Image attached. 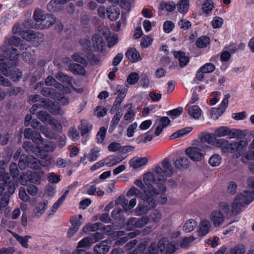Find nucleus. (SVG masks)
<instances>
[{
  "label": "nucleus",
  "instance_id": "obj_1",
  "mask_svg": "<svg viewBox=\"0 0 254 254\" xmlns=\"http://www.w3.org/2000/svg\"><path fill=\"white\" fill-rule=\"evenodd\" d=\"M4 55V57L0 54V79H5L2 75L15 79L21 78L22 75L21 71L14 68L18 63L19 55L18 50L13 48H8Z\"/></svg>",
  "mask_w": 254,
  "mask_h": 254
},
{
  "label": "nucleus",
  "instance_id": "obj_2",
  "mask_svg": "<svg viewBox=\"0 0 254 254\" xmlns=\"http://www.w3.org/2000/svg\"><path fill=\"white\" fill-rule=\"evenodd\" d=\"M33 153L41 159H47L48 153L54 151L56 146L52 141H45L38 131L33 130Z\"/></svg>",
  "mask_w": 254,
  "mask_h": 254
},
{
  "label": "nucleus",
  "instance_id": "obj_3",
  "mask_svg": "<svg viewBox=\"0 0 254 254\" xmlns=\"http://www.w3.org/2000/svg\"><path fill=\"white\" fill-rule=\"evenodd\" d=\"M248 145L247 141L242 140L240 141L229 142L228 140L221 138L215 141V146L220 148L223 153H235L236 158L239 157L244 147Z\"/></svg>",
  "mask_w": 254,
  "mask_h": 254
},
{
  "label": "nucleus",
  "instance_id": "obj_4",
  "mask_svg": "<svg viewBox=\"0 0 254 254\" xmlns=\"http://www.w3.org/2000/svg\"><path fill=\"white\" fill-rule=\"evenodd\" d=\"M254 200V191L245 190L236 196L232 204V213L235 215L240 214L242 208Z\"/></svg>",
  "mask_w": 254,
  "mask_h": 254
},
{
  "label": "nucleus",
  "instance_id": "obj_5",
  "mask_svg": "<svg viewBox=\"0 0 254 254\" xmlns=\"http://www.w3.org/2000/svg\"><path fill=\"white\" fill-rule=\"evenodd\" d=\"M156 194L151 195L145 194L142 196V199L139 202L137 206L134 210L136 216L146 215L149 211L156 206V202L154 198Z\"/></svg>",
  "mask_w": 254,
  "mask_h": 254
},
{
  "label": "nucleus",
  "instance_id": "obj_6",
  "mask_svg": "<svg viewBox=\"0 0 254 254\" xmlns=\"http://www.w3.org/2000/svg\"><path fill=\"white\" fill-rule=\"evenodd\" d=\"M162 168L156 166L153 171L155 173V178H157L159 183L165 182L167 177H171L173 174V169L168 159H164L162 162Z\"/></svg>",
  "mask_w": 254,
  "mask_h": 254
},
{
  "label": "nucleus",
  "instance_id": "obj_7",
  "mask_svg": "<svg viewBox=\"0 0 254 254\" xmlns=\"http://www.w3.org/2000/svg\"><path fill=\"white\" fill-rule=\"evenodd\" d=\"M208 146L203 144L202 143H198L196 147H190L186 149L185 152L190 159L195 162L200 161L204 158V151Z\"/></svg>",
  "mask_w": 254,
  "mask_h": 254
},
{
  "label": "nucleus",
  "instance_id": "obj_8",
  "mask_svg": "<svg viewBox=\"0 0 254 254\" xmlns=\"http://www.w3.org/2000/svg\"><path fill=\"white\" fill-rule=\"evenodd\" d=\"M41 162L33 157V184L39 185L45 179L43 171L41 169Z\"/></svg>",
  "mask_w": 254,
  "mask_h": 254
},
{
  "label": "nucleus",
  "instance_id": "obj_9",
  "mask_svg": "<svg viewBox=\"0 0 254 254\" xmlns=\"http://www.w3.org/2000/svg\"><path fill=\"white\" fill-rule=\"evenodd\" d=\"M149 222V217L147 215H143L140 218L131 217L127 220L126 229L127 230H131L135 228H141Z\"/></svg>",
  "mask_w": 254,
  "mask_h": 254
},
{
  "label": "nucleus",
  "instance_id": "obj_10",
  "mask_svg": "<svg viewBox=\"0 0 254 254\" xmlns=\"http://www.w3.org/2000/svg\"><path fill=\"white\" fill-rule=\"evenodd\" d=\"M143 182L144 184L140 180H136L134 181V184L140 188L143 191L144 190H148L150 188L149 187H153V185L155 183V176L151 172H147L144 175Z\"/></svg>",
  "mask_w": 254,
  "mask_h": 254
},
{
  "label": "nucleus",
  "instance_id": "obj_11",
  "mask_svg": "<svg viewBox=\"0 0 254 254\" xmlns=\"http://www.w3.org/2000/svg\"><path fill=\"white\" fill-rule=\"evenodd\" d=\"M57 18L53 14L46 13L40 23H36L33 25V29H44L51 27L56 22Z\"/></svg>",
  "mask_w": 254,
  "mask_h": 254
},
{
  "label": "nucleus",
  "instance_id": "obj_12",
  "mask_svg": "<svg viewBox=\"0 0 254 254\" xmlns=\"http://www.w3.org/2000/svg\"><path fill=\"white\" fill-rule=\"evenodd\" d=\"M237 131L235 129H231L227 127L222 126L215 129L213 134L215 138L228 136L229 138H233L237 136Z\"/></svg>",
  "mask_w": 254,
  "mask_h": 254
},
{
  "label": "nucleus",
  "instance_id": "obj_13",
  "mask_svg": "<svg viewBox=\"0 0 254 254\" xmlns=\"http://www.w3.org/2000/svg\"><path fill=\"white\" fill-rule=\"evenodd\" d=\"M230 97V95L229 94L226 95L220 107L218 108H213L212 109L211 112L212 118L214 120H217L224 113L228 106V99Z\"/></svg>",
  "mask_w": 254,
  "mask_h": 254
},
{
  "label": "nucleus",
  "instance_id": "obj_14",
  "mask_svg": "<svg viewBox=\"0 0 254 254\" xmlns=\"http://www.w3.org/2000/svg\"><path fill=\"white\" fill-rule=\"evenodd\" d=\"M150 189L148 190H144V191L141 192L139 190L133 187L131 188L127 192V196L135 195L137 197H140L142 199V196L145 194L151 195V194H157V192L154 187H149Z\"/></svg>",
  "mask_w": 254,
  "mask_h": 254
},
{
  "label": "nucleus",
  "instance_id": "obj_15",
  "mask_svg": "<svg viewBox=\"0 0 254 254\" xmlns=\"http://www.w3.org/2000/svg\"><path fill=\"white\" fill-rule=\"evenodd\" d=\"M93 46L96 51L102 53L105 46L104 39L99 33H94L92 36Z\"/></svg>",
  "mask_w": 254,
  "mask_h": 254
},
{
  "label": "nucleus",
  "instance_id": "obj_16",
  "mask_svg": "<svg viewBox=\"0 0 254 254\" xmlns=\"http://www.w3.org/2000/svg\"><path fill=\"white\" fill-rule=\"evenodd\" d=\"M215 69V66L213 64H205L198 69L194 79H203L204 77V74L211 73L213 72Z\"/></svg>",
  "mask_w": 254,
  "mask_h": 254
},
{
  "label": "nucleus",
  "instance_id": "obj_17",
  "mask_svg": "<svg viewBox=\"0 0 254 254\" xmlns=\"http://www.w3.org/2000/svg\"><path fill=\"white\" fill-rule=\"evenodd\" d=\"M39 127L40 131L47 138L53 139H55L56 134L48 127L41 126L40 123L36 120H33V128H38Z\"/></svg>",
  "mask_w": 254,
  "mask_h": 254
},
{
  "label": "nucleus",
  "instance_id": "obj_18",
  "mask_svg": "<svg viewBox=\"0 0 254 254\" xmlns=\"http://www.w3.org/2000/svg\"><path fill=\"white\" fill-rule=\"evenodd\" d=\"M0 178L2 179L4 188L7 187V191L10 194H12L14 192L15 188L14 186V182L13 181H9L10 179V176L8 173H5L3 170L1 172V174L0 175Z\"/></svg>",
  "mask_w": 254,
  "mask_h": 254
},
{
  "label": "nucleus",
  "instance_id": "obj_19",
  "mask_svg": "<svg viewBox=\"0 0 254 254\" xmlns=\"http://www.w3.org/2000/svg\"><path fill=\"white\" fill-rule=\"evenodd\" d=\"M94 242L91 238L85 237L78 244L77 249L72 252V254H83L85 251L82 249H79V248H88L90 247L93 244Z\"/></svg>",
  "mask_w": 254,
  "mask_h": 254
},
{
  "label": "nucleus",
  "instance_id": "obj_20",
  "mask_svg": "<svg viewBox=\"0 0 254 254\" xmlns=\"http://www.w3.org/2000/svg\"><path fill=\"white\" fill-rule=\"evenodd\" d=\"M48 205V201L46 199L38 203L33 210V217L39 218L45 211Z\"/></svg>",
  "mask_w": 254,
  "mask_h": 254
},
{
  "label": "nucleus",
  "instance_id": "obj_21",
  "mask_svg": "<svg viewBox=\"0 0 254 254\" xmlns=\"http://www.w3.org/2000/svg\"><path fill=\"white\" fill-rule=\"evenodd\" d=\"M172 54L176 59L179 61V65L181 67H185L190 62V58L186 56V54L184 52L181 51H173Z\"/></svg>",
  "mask_w": 254,
  "mask_h": 254
},
{
  "label": "nucleus",
  "instance_id": "obj_22",
  "mask_svg": "<svg viewBox=\"0 0 254 254\" xmlns=\"http://www.w3.org/2000/svg\"><path fill=\"white\" fill-rule=\"evenodd\" d=\"M225 219V216L220 211H213L210 215V220L215 227H220Z\"/></svg>",
  "mask_w": 254,
  "mask_h": 254
},
{
  "label": "nucleus",
  "instance_id": "obj_23",
  "mask_svg": "<svg viewBox=\"0 0 254 254\" xmlns=\"http://www.w3.org/2000/svg\"><path fill=\"white\" fill-rule=\"evenodd\" d=\"M126 57L131 63L138 62L141 60L139 52L134 48H129L125 53Z\"/></svg>",
  "mask_w": 254,
  "mask_h": 254
},
{
  "label": "nucleus",
  "instance_id": "obj_24",
  "mask_svg": "<svg viewBox=\"0 0 254 254\" xmlns=\"http://www.w3.org/2000/svg\"><path fill=\"white\" fill-rule=\"evenodd\" d=\"M106 12L108 17L112 21L117 19L120 14L119 7L114 5L107 7Z\"/></svg>",
  "mask_w": 254,
  "mask_h": 254
},
{
  "label": "nucleus",
  "instance_id": "obj_25",
  "mask_svg": "<svg viewBox=\"0 0 254 254\" xmlns=\"http://www.w3.org/2000/svg\"><path fill=\"white\" fill-rule=\"evenodd\" d=\"M211 225L210 222L207 220H202L199 226L197 231L199 236H204L210 231Z\"/></svg>",
  "mask_w": 254,
  "mask_h": 254
},
{
  "label": "nucleus",
  "instance_id": "obj_26",
  "mask_svg": "<svg viewBox=\"0 0 254 254\" xmlns=\"http://www.w3.org/2000/svg\"><path fill=\"white\" fill-rule=\"evenodd\" d=\"M109 246L106 241H103L96 244L94 248L95 254H106L109 250Z\"/></svg>",
  "mask_w": 254,
  "mask_h": 254
},
{
  "label": "nucleus",
  "instance_id": "obj_27",
  "mask_svg": "<svg viewBox=\"0 0 254 254\" xmlns=\"http://www.w3.org/2000/svg\"><path fill=\"white\" fill-rule=\"evenodd\" d=\"M148 162L146 157H134L129 161V165L134 169H137L145 165Z\"/></svg>",
  "mask_w": 254,
  "mask_h": 254
},
{
  "label": "nucleus",
  "instance_id": "obj_28",
  "mask_svg": "<svg viewBox=\"0 0 254 254\" xmlns=\"http://www.w3.org/2000/svg\"><path fill=\"white\" fill-rule=\"evenodd\" d=\"M44 105L45 108L54 115H62L64 113V111L58 105L55 104L52 101L46 102Z\"/></svg>",
  "mask_w": 254,
  "mask_h": 254
},
{
  "label": "nucleus",
  "instance_id": "obj_29",
  "mask_svg": "<svg viewBox=\"0 0 254 254\" xmlns=\"http://www.w3.org/2000/svg\"><path fill=\"white\" fill-rule=\"evenodd\" d=\"M174 164L178 169H185L189 167L190 161L187 157L183 156L175 161Z\"/></svg>",
  "mask_w": 254,
  "mask_h": 254
},
{
  "label": "nucleus",
  "instance_id": "obj_30",
  "mask_svg": "<svg viewBox=\"0 0 254 254\" xmlns=\"http://www.w3.org/2000/svg\"><path fill=\"white\" fill-rule=\"evenodd\" d=\"M70 71L74 75H83L86 73L85 68L78 64H71L69 66Z\"/></svg>",
  "mask_w": 254,
  "mask_h": 254
},
{
  "label": "nucleus",
  "instance_id": "obj_31",
  "mask_svg": "<svg viewBox=\"0 0 254 254\" xmlns=\"http://www.w3.org/2000/svg\"><path fill=\"white\" fill-rule=\"evenodd\" d=\"M70 0H51L47 5V9L50 12H55L58 9V5L67 3Z\"/></svg>",
  "mask_w": 254,
  "mask_h": 254
},
{
  "label": "nucleus",
  "instance_id": "obj_32",
  "mask_svg": "<svg viewBox=\"0 0 254 254\" xmlns=\"http://www.w3.org/2000/svg\"><path fill=\"white\" fill-rule=\"evenodd\" d=\"M217 140H218V139L214 137V134L211 135L210 133H205L203 134L201 136V142H199V143H202L204 144V143L206 142L209 144L215 146V141Z\"/></svg>",
  "mask_w": 254,
  "mask_h": 254
},
{
  "label": "nucleus",
  "instance_id": "obj_33",
  "mask_svg": "<svg viewBox=\"0 0 254 254\" xmlns=\"http://www.w3.org/2000/svg\"><path fill=\"white\" fill-rule=\"evenodd\" d=\"M176 4L174 2L162 1L160 3L158 8V13H160L162 10L166 9L168 12H172L174 10L176 7Z\"/></svg>",
  "mask_w": 254,
  "mask_h": 254
},
{
  "label": "nucleus",
  "instance_id": "obj_34",
  "mask_svg": "<svg viewBox=\"0 0 254 254\" xmlns=\"http://www.w3.org/2000/svg\"><path fill=\"white\" fill-rule=\"evenodd\" d=\"M30 159L25 155H21L20 157L18 166L21 170H24L27 167L32 168V163Z\"/></svg>",
  "mask_w": 254,
  "mask_h": 254
},
{
  "label": "nucleus",
  "instance_id": "obj_35",
  "mask_svg": "<svg viewBox=\"0 0 254 254\" xmlns=\"http://www.w3.org/2000/svg\"><path fill=\"white\" fill-rule=\"evenodd\" d=\"M210 39L206 36H201L195 42V45L199 48H204L210 44Z\"/></svg>",
  "mask_w": 254,
  "mask_h": 254
},
{
  "label": "nucleus",
  "instance_id": "obj_36",
  "mask_svg": "<svg viewBox=\"0 0 254 254\" xmlns=\"http://www.w3.org/2000/svg\"><path fill=\"white\" fill-rule=\"evenodd\" d=\"M44 36L40 32L33 31V47H37L44 41Z\"/></svg>",
  "mask_w": 254,
  "mask_h": 254
},
{
  "label": "nucleus",
  "instance_id": "obj_37",
  "mask_svg": "<svg viewBox=\"0 0 254 254\" xmlns=\"http://www.w3.org/2000/svg\"><path fill=\"white\" fill-rule=\"evenodd\" d=\"M190 2L189 0H181L177 4L178 11L181 13H186L189 8Z\"/></svg>",
  "mask_w": 254,
  "mask_h": 254
},
{
  "label": "nucleus",
  "instance_id": "obj_38",
  "mask_svg": "<svg viewBox=\"0 0 254 254\" xmlns=\"http://www.w3.org/2000/svg\"><path fill=\"white\" fill-rule=\"evenodd\" d=\"M197 226V223L195 220L190 219L187 221L183 227V230L186 233L192 231Z\"/></svg>",
  "mask_w": 254,
  "mask_h": 254
},
{
  "label": "nucleus",
  "instance_id": "obj_39",
  "mask_svg": "<svg viewBox=\"0 0 254 254\" xmlns=\"http://www.w3.org/2000/svg\"><path fill=\"white\" fill-rule=\"evenodd\" d=\"M148 216L149 217V221L157 223L162 219V213L159 210L155 209L150 213Z\"/></svg>",
  "mask_w": 254,
  "mask_h": 254
},
{
  "label": "nucleus",
  "instance_id": "obj_40",
  "mask_svg": "<svg viewBox=\"0 0 254 254\" xmlns=\"http://www.w3.org/2000/svg\"><path fill=\"white\" fill-rule=\"evenodd\" d=\"M188 113L194 119H198L201 115V109L197 106H192L188 109Z\"/></svg>",
  "mask_w": 254,
  "mask_h": 254
},
{
  "label": "nucleus",
  "instance_id": "obj_41",
  "mask_svg": "<svg viewBox=\"0 0 254 254\" xmlns=\"http://www.w3.org/2000/svg\"><path fill=\"white\" fill-rule=\"evenodd\" d=\"M191 130H192V127H186V128H184L182 129H180V130L176 131L174 133H173L170 136V138H171V139H173L174 138L183 136L185 135L190 132Z\"/></svg>",
  "mask_w": 254,
  "mask_h": 254
},
{
  "label": "nucleus",
  "instance_id": "obj_42",
  "mask_svg": "<svg viewBox=\"0 0 254 254\" xmlns=\"http://www.w3.org/2000/svg\"><path fill=\"white\" fill-rule=\"evenodd\" d=\"M214 7V2L212 0H204L202 4V10L206 14L211 11Z\"/></svg>",
  "mask_w": 254,
  "mask_h": 254
},
{
  "label": "nucleus",
  "instance_id": "obj_43",
  "mask_svg": "<svg viewBox=\"0 0 254 254\" xmlns=\"http://www.w3.org/2000/svg\"><path fill=\"white\" fill-rule=\"evenodd\" d=\"M222 158L219 154L212 155L209 160V164L212 167L218 166L221 162Z\"/></svg>",
  "mask_w": 254,
  "mask_h": 254
},
{
  "label": "nucleus",
  "instance_id": "obj_44",
  "mask_svg": "<svg viewBox=\"0 0 254 254\" xmlns=\"http://www.w3.org/2000/svg\"><path fill=\"white\" fill-rule=\"evenodd\" d=\"M38 119L43 123L49 124L50 119L52 117L45 111H41L37 113Z\"/></svg>",
  "mask_w": 254,
  "mask_h": 254
},
{
  "label": "nucleus",
  "instance_id": "obj_45",
  "mask_svg": "<svg viewBox=\"0 0 254 254\" xmlns=\"http://www.w3.org/2000/svg\"><path fill=\"white\" fill-rule=\"evenodd\" d=\"M92 128V125L85 122H81V125L79 126L78 129L80 130L82 135L88 133Z\"/></svg>",
  "mask_w": 254,
  "mask_h": 254
},
{
  "label": "nucleus",
  "instance_id": "obj_46",
  "mask_svg": "<svg viewBox=\"0 0 254 254\" xmlns=\"http://www.w3.org/2000/svg\"><path fill=\"white\" fill-rule=\"evenodd\" d=\"M245 251V246L243 244H239L230 250V254H244Z\"/></svg>",
  "mask_w": 254,
  "mask_h": 254
},
{
  "label": "nucleus",
  "instance_id": "obj_47",
  "mask_svg": "<svg viewBox=\"0 0 254 254\" xmlns=\"http://www.w3.org/2000/svg\"><path fill=\"white\" fill-rule=\"evenodd\" d=\"M79 43L87 51H90L92 49L91 42L88 37L80 39L79 40Z\"/></svg>",
  "mask_w": 254,
  "mask_h": 254
},
{
  "label": "nucleus",
  "instance_id": "obj_48",
  "mask_svg": "<svg viewBox=\"0 0 254 254\" xmlns=\"http://www.w3.org/2000/svg\"><path fill=\"white\" fill-rule=\"evenodd\" d=\"M9 171L11 176L14 180H16L19 176V170L15 163L12 162L9 166Z\"/></svg>",
  "mask_w": 254,
  "mask_h": 254
},
{
  "label": "nucleus",
  "instance_id": "obj_49",
  "mask_svg": "<svg viewBox=\"0 0 254 254\" xmlns=\"http://www.w3.org/2000/svg\"><path fill=\"white\" fill-rule=\"evenodd\" d=\"M107 129L104 127L100 128L99 131L96 135V140L98 143H101L104 140Z\"/></svg>",
  "mask_w": 254,
  "mask_h": 254
},
{
  "label": "nucleus",
  "instance_id": "obj_50",
  "mask_svg": "<svg viewBox=\"0 0 254 254\" xmlns=\"http://www.w3.org/2000/svg\"><path fill=\"white\" fill-rule=\"evenodd\" d=\"M110 160V159H105L103 160H101L92 166L90 168V170L91 171H94L104 166V165H110L111 161H108V160Z\"/></svg>",
  "mask_w": 254,
  "mask_h": 254
},
{
  "label": "nucleus",
  "instance_id": "obj_51",
  "mask_svg": "<svg viewBox=\"0 0 254 254\" xmlns=\"http://www.w3.org/2000/svg\"><path fill=\"white\" fill-rule=\"evenodd\" d=\"M100 149L98 148H94L90 151L88 155V160L93 162L96 160L99 156Z\"/></svg>",
  "mask_w": 254,
  "mask_h": 254
},
{
  "label": "nucleus",
  "instance_id": "obj_52",
  "mask_svg": "<svg viewBox=\"0 0 254 254\" xmlns=\"http://www.w3.org/2000/svg\"><path fill=\"white\" fill-rule=\"evenodd\" d=\"M169 241L166 238H163L160 240L158 243L157 244L158 250H159L161 253L165 251L167 246L169 245Z\"/></svg>",
  "mask_w": 254,
  "mask_h": 254
},
{
  "label": "nucleus",
  "instance_id": "obj_53",
  "mask_svg": "<svg viewBox=\"0 0 254 254\" xmlns=\"http://www.w3.org/2000/svg\"><path fill=\"white\" fill-rule=\"evenodd\" d=\"M68 136L74 141L78 140L80 137L79 132L75 127L69 129Z\"/></svg>",
  "mask_w": 254,
  "mask_h": 254
},
{
  "label": "nucleus",
  "instance_id": "obj_54",
  "mask_svg": "<svg viewBox=\"0 0 254 254\" xmlns=\"http://www.w3.org/2000/svg\"><path fill=\"white\" fill-rule=\"evenodd\" d=\"M45 16V14L43 13V12L40 9H35L33 15V18L36 21V23H40L41 19H43Z\"/></svg>",
  "mask_w": 254,
  "mask_h": 254
},
{
  "label": "nucleus",
  "instance_id": "obj_55",
  "mask_svg": "<svg viewBox=\"0 0 254 254\" xmlns=\"http://www.w3.org/2000/svg\"><path fill=\"white\" fill-rule=\"evenodd\" d=\"M194 240L195 238L193 236L185 237L181 241L180 246L182 248H187L189 247L190 244Z\"/></svg>",
  "mask_w": 254,
  "mask_h": 254
},
{
  "label": "nucleus",
  "instance_id": "obj_56",
  "mask_svg": "<svg viewBox=\"0 0 254 254\" xmlns=\"http://www.w3.org/2000/svg\"><path fill=\"white\" fill-rule=\"evenodd\" d=\"M14 237L22 245V247L26 248L28 247V239L27 236L22 237L18 234H14Z\"/></svg>",
  "mask_w": 254,
  "mask_h": 254
},
{
  "label": "nucleus",
  "instance_id": "obj_57",
  "mask_svg": "<svg viewBox=\"0 0 254 254\" xmlns=\"http://www.w3.org/2000/svg\"><path fill=\"white\" fill-rule=\"evenodd\" d=\"M108 109L106 107L97 106L96 108L95 115L98 118H101L105 116L107 113Z\"/></svg>",
  "mask_w": 254,
  "mask_h": 254
},
{
  "label": "nucleus",
  "instance_id": "obj_58",
  "mask_svg": "<svg viewBox=\"0 0 254 254\" xmlns=\"http://www.w3.org/2000/svg\"><path fill=\"white\" fill-rule=\"evenodd\" d=\"M50 125L53 126L55 130L57 132H61L62 130L63 127L60 122H58L57 120L52 118L49 121V124Z\"/></svg>",
  "mask_w": 254,
  "mask_h": 254
},
{
  "label": "nucleus",
  "instance_id": "obj_59",
  "mask_svg": "<svg viewBox=\"0 0 254 254\" xmlns=\"http://www.w3.org/2000/svg\"><path fill=\"white\" fill-rule=\"evenodd\" d=\"M158 253V248L155 243H152L148 247L146 251L143 254H157Z\"/></svg>",
  "mask_w": 254,
  "mask_h": 254
},
{
  "label": "nucleus",
  "instance_id": "obj_60",
  "mask_svg": "<svg viewBox=\"0 0 254 254\" xmlns=\"http://www.w3.org/2000/svg\"><path fill=\"white\" fill-rule=\"evenodd\" d=\"M22 40L19 37L14 36H11L8 39V44L10 46L18 47L21 44Z\"/></svg>",
  "mask_w": 254,
  "mask_h": 254
},
{
  "label": "nucleus",
  "instance_id": "obj_61",
  "mask_svg": "<svg viewBox=\"0 0 254 254\" xmlns=\"http://www.w3.org/2000/svg\"><path fill=\"white\" fill-rule=\"evenodd\" d=\"M127 106L129 107V110L125 114L124 119L126 121H129L134 117L135 113L131 109L132 104L127 105Z\"/></svg>",
  "mask_w": 254,
  "mask_h": 254
},
{
  "label": "nucleus",
  "instance_id": "obj_62",
  "mask_svg": "<svg viewBox=\"0 0 254 254\" xmlns=\"http://www.w3.org/2000/svg\"><path fill=\"white\" fill-rule=\"evenodd\" d=\"M183 108L182 107H179L168 111L167 112V115L171 117L172 118L175 119L181 115L183 112Z\"/></svg>",
  "mask_w": 254,
  "mask_h": 254
},
{
  "label": "nucleus",
  "instance_id": "obj_63",
  "mask_svg": "<svg viewBox=\"0 0 254 254\" xmlns=\"http://www.w3.org/2000/svg\"><path fill=\"white\" fill-rule=\"evenodd\" d=\"M174 24L171 21H166L163 24V30L166 33H170L174 28Z\"/></svg>",
  "mask_w": 254,
  "mask_h": 254
},
{
  "label": "nucleus",
  "instance_id": "obj_64",
  "mask_svg": "<svg viewBox=\"0 0 254 254\" xmlns=\"http://www.w3.org/2000/svg\"><path fill=\"white\" fill-rule=\"evenodd\" d=\"M212 25L214 28H220L223 23V19L220 17H215L211 21Z\"/></svg>",
  "mask_w": 254,
  "mask_h": 254
}]
</instances>
